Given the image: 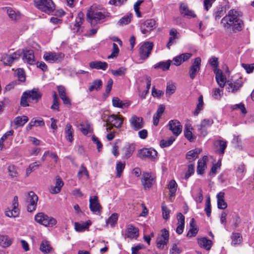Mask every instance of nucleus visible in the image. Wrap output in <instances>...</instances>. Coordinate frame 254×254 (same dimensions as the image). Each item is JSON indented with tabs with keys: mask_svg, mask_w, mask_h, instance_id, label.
Wrapping results in <instances>:
<instances>
[{
	"mask_svg": "<svg viewBox=\"0 0 254 254\" xmlns=\"http://www.w3.org/2000/svg\"><path fill=\"white\" fill-rule=\"evenodd\" d=\"M243 14L241 11L232 9L221 20L220 24L224 30L237 33L241 31L244 28V22L242 19Z\"/></svg>",
	"mask_w": 254,
	"mask_h": 254,
	"instance_id": "nucleus-1",
	"label": "nucleus"
},
{
	"mask_svg": "<svg viewBox=\"0 0 254 254\" xmlns=\"http://www.w3.org/2000/svg\"><path fill=\"white\" fill-rule=\"evenodd\" d=\"M41 97L42 93L38 89L34 88L31 90L26 91L21 96L20 105L23 107L29 106L27 101L28 99H30L33 101H35V102H37Z\"/></svg>",
	"mask_w": 254,
	"mask_h": 254,
	"instance_id": "nucleus-2",
	"label": "nucleus"
},
{
	"mask_svg": "<svg viewBox=\"0 0 254 254\" xmlns=\"http://www.w3.org/2000/svg\"><path fill=\"white\" fill-rule=\"evenodd\" d=\"M35 7L40 11L50 14L55 9V4L52 0H34Z\"/></svg>",
	"mask_w": 254,
	"mask_h": 254,
	"instance_id": "nucleus-3",
	"label": "nucleus"
},
{
	"mask_svg": "<svg viewBox=\"0 0 254 254\" xmlns=\"http://www.w3.org/2000/svg\"><path fill=\"white\" fill-rule=\"evenodd\" d=\"M105 18V15L101 11L91 7L87 13V20L91 25H95Z\"/></svg>",
	"mask_w": 254,
	"mask_h": 254,
	"instance_id": "nucleus-4",
	"label": "nucleus"
},
{
	"mask_svg": "<svg viewBox=\"0 0 254 254\" xmlns=\"http://www.w3.org/2000/svg\"><path fill=\"white\" fill-rule=\"evenodd\" d=\"M35 221L46 227H53L56 225L57 221L56 219L52 217L48 216L47 214L40 212L35 216Z\"/></svg>",
	"mask_w": 254,
	"mask_h": 254,
	"instance_id": "nucleus-5",
	"label": "nucleus"
},
{
	"mask_svg": "<svg viewBox=\"0 0 254 254\" xmlns=\"http://www.w3.org/2000/svg\"><path fill=\"white\" fill-rule=\"evenodd\" d=\"M153 46L154 44L151 42H145L141 45L139 54L141 60H146L149 57Z\"/></svg>",
	"mask_w": 254,
	"mask_h": 254,
	"instance_id": "nucleus-6",
	"label": "nucleus"
},
{
	"mask_svg": "<svg viewBox=\"0 0 254 254\" xmlns=\"http://www.w3.org/2000/svg\"><path fill=\"white\" fill-rule=\"evenodd\" d=\"M64 56V54L62 53L47 52L44 53L43 58L50 63H59L63 60Z\"/></svg>",
	"mask_w": 254,
	"mask_h": 254,
	"instance_id": "nucleus-7",
	"label": "nucleus"
},
{
	"mask_svg": "<svg viewBox=\"0 0 254 254\" xmlns=\"http://www.w3.org/2000/svg\"><path fill=\"white\" fill-rule=\"evenodd\" d=\"M157 155V151L153 148H142L138 151V156L141 159H154Z\"/></svg>",
	"mask_w": 254,
	"mask_h": 254,
	"instance_id": "nucleus-8",
	"label": "nucleus"
},
{
	"mask_svg": "<svg viewBox=\"0 0 254 254\" xmlns=\"http://www.w3.org/2000/svg\"><path fill=\"white\" fill-rule=\"evenodd\" d=\"M201 63V60L199 57L196 58L192 62L189 70V75L191 79H194L197 73L199 72Z\"/></svg>",
	"mask_w": 254,
	"mask_h": 254,
	"instance_id": "nucleus-9",
	"label": "nucleus"
},
{
	"mask_svg": "<svg viewBox=\"0 0 254 254\" xmlns=\"http://www.w3.org/2000/svg\"><path fill=\"white\" fill-rule=\"evenodd\" d=\"M169 129L176 136H179L182 131V126L180 122L177 120H173L169 122L168 124Z\"/></svg>",
	"mask_w": 254,
	"mask_h": 254,
	"instance_id": "nucleus-10",
	"label": "nucleus"
},
{
	"mask_svg": "<svg viewBox=\"0 0 254 254\" xmlns=\"http://www.w3.org/2000/svg\"><path fill=\"white\" fill-rule=\"evenodd\" d=\"M169 232L166 229L161 231V234L156 240L157 248L159 249H163L167 245L169 240Z\"/></svg>",
	"mask_w": 254,
	"mask_h": 254,
	"instance_id": "nucleus-11",
	"label": "nucleus"
},
{
	"mask_svg": "<svg viewBox=\"0 0 254 254\" xmlns=\"http://www.w3.org/2000/svg\"><path fill=\"white\" fill-rule=\"evenodd\" d=\"M28 194V196L27 201L29 204L27 206V210L31 212L36 210L38 197L33 191L29 192Z\"/></svg>",
	"mask_w": 254,
	"mask_h": 254,
	"instance_id": "nucleus-12",
	"label": "nucleus"
},
{
	"mask_svg": "<svg viewBox=\"0 0 254 254\" xmlns=\"http://www.w3.org/2000/svg\"><path fill=\"white\" fill-rule=\"evenodd\" d=\"M18 197L17 196L14 197L12 201V208L11 209L7 208L5 211V214L8 217H16L18 216L19 210L18 208Z\"/></svg>",
	"mask_w": 254,
	"mask_h": 254,
	"instance_id": "nucleus-13",
	"label": "nucleus"
},
{
	"mask_svg": "<svg viewBox=\"0 0 254 254\" xmlns=\"http://www.w3.org/2000/svg\"><path fill=\"white\" fill-rule=\"evenodd\" d=\"M123 120L124 118L121 115L113 114L108 117L107 122L116 128H120L123 123Z\"/></svg>",
	"mask_w": 254,
	"mask_h": 254,
	"instance_id": "nucleus-14",
	"label": "nucleus"
},
{
	"mask_svg": "<svg viewBox=\"0 0 254 254\" xmlns=\"http://www.w3.org/2000/svg\"><path fill=\"white\" fill-rule=\"evenodd\" d=\"M156 21L152 19H147L142 23L140 26L142 34H146L152 31L155 27Z\"/></svg>",
	"mask_w": 254,
	"mask_h": 254,
	"instance_id": "nucleus-15",
	"label": "nucleus"
},
{
	"mask_svg": "<svg viewBox=\"0 0 254 254\" xmlns=\"http://www.w3.org/2000/svg\"><path fill=\"white\" fill-rule=\"evenodd\" d=\"M139 236V229L132 224H128L126 227L125 238L137 239Z\"/></svg>",
	"mask_w": 254,
	"mask_h": 254,
	"instance_id": "nucleus-16",
	"label": "nucleus"
},
{
	"mask_svg": "<svg viewBox=\"0 0 254 254\" xmlns=\"http://www.w3.org/2000/svg\"><path fill=\"white\" fill-rule=\"evenodd\" d=\"M129 122L132 128L135 130H138L143 127L144 123L142 118L138 117L135 115L131 117Z\"/></svg>",
	"mask_w": 254,
	"mask_h": 254,
	"instance_id": "nucleus-17",
	"label": "nucleus"
},
{
	"mask_svg": "<svg viewBox=\"0 0 254 254\" xmlns=\"http://www.w3.org/2000/svg\"><path fill=\"white\" fill-rule=\"evenodd\" d=\"M154 182V178L150 173L144 172L142 174L141 183L145 189H149Z\"/></svg>",
	"mask_w": 254,
	"mask_h": 254,
	"instance_id": "nucleus-18",
	"label": "nucleus"
},
{
	"mask_svg": "<svg viewBox=\"0 0 254 254\" xmlns=\"http://www.w3.org/2000/svg\"><path fill=\"white\" fill-rule=\"evenodd\" d=\"M89 208L91 211L94 213L100 212L101 211L102 207L99 202L98 197L97 196H94L90 197Z\"/></svg>",
	"mask_w": 254,
	"mask_h": 254,
	"instance_id": "nucleus-19",
	"label": "nucleus"
},
{
	"mask_svg": "<svg viewBox=\"0 0 254 254\" xmlns=\"http://www.w3.org/2000/svg\"><path fill=\"white\" fill-rule=\"evenodd\" d=\"M22 60L29 64H34L35 63L34 52L31 50H23Z\"/></svg>",
	"mask_w": 254,
	"mask_h": 254,
	"instance_id": "nucleus-20",
	"label": "nucleus"
},
{
	"mask_svg": "<svg viewBox=\"0 0 254 254\" xmlns=\"http://www.w3.org/2000/svg\"><path fill=\"white\" fill-rule=\"evenodd\" d=\"M5 9L9 18L13 21H17L20 20L22 17V14L16 9H14L10 7H6Z\"/></svg>",
	"mask_w": 254,
	"mask_h": 254,
	"instance_id": "nucleus-21",
	"label": "nucleus"
},
{
	"mask_svg": "<svg viewBox=\"0 0 254 254\" xmlns=\"http://www.w3.org/2000/svg\"><path fill=\"white\" fill-rule=\"evenodd\" d=\"M180 12L181 14L189 18H194L196 16L194 11L190 9L188 5L184 3H182L180 4Z\"/></svg>",
	"mask_w": 254,
	"mask_h": 254,
	"instance_id": "nucleus-22",
	"label": "nucleus"
},
{
	"mask_svg": "<svg viewBox=\"0 0 254 254\" xmlns=\"http://www.w3.org/2000/svg\"><path fill=\"white\" fill-rule=\"evenodd\" d=\"M213 123V121L212 119H204L200 125L197 126L201 136H205L207 134V131L204 128L211 126Z\"/></svg>",
	"mask_w": 254,
	"mask_h": 254,
	"instance_id": "nucleus-23",
	"label": "nucleus"
},
{
	"mask_svg": "<svg viewBox=\"0 0 254 254\" xmlns=\"http://www.w3.org/2000/svg\"><path fill=\"white\" fill-rule=\"evenodd\" d=\"M243 85L242 79L239 78L234 82L228 83L227 89L229 92L235 93Z\"/></svg>",
	"mask_w": 254,
	"mask_h": 254,
	"instance_id": "nucleus-24",
	"label": "nucleus"
},
{
	"mask_svg": "<svg viewBox=\"0 0 254 254\" xmlns=\"http://www.w3.org/2000/svg\"><path fill=\"white\" fill-rule=\"evenodd\" d=\"M197 243L199 246L206 251H209L212 246V242L206 237L197 238Z\"/></svg>",
	"mask_w": 254,
	"mask_h": 254,
	"instance_id": "nucleus-25",
	"label": "nucleus"
},
{
	"mask_svg": "<svg viewBox=\"0 0 254 254\" xmlns=\"http://www.w3.org/2000/svg\"><path fill=\"white\" fill-rule=\"evenodd\" d=\"M192 56V54L190 53H185L182 54L176 57H175L173 61L175 65L178 66L181 64L190 59Z\"/></svg>",
	"mask_w": 254,
	"mask_h": 254,
	"instance_id": "nucleus-26",
	"label": "nucleus"
},
{
	"mask_svg": "<svg viewBox=\"0 0 254 254\" xmlns=\"http://www.w3.org/2000/svg\"><path fill=\"white\" fill-rule=\"evenodd\" d=\"M135 150V145L133 144L126 145L122 149L123 157L126 159L129 158Z\"/></svg>",
	"mask_w": 254,
	"mask_h": 254,
	"instance_id": "nucleus-27",
	"label": "nucleus"
},
{
	"mask_svg": "<svg viewBox=\"0 0 254 254\" xmlns=\"http://www.w3.org/2000/svg\"><path fill=\"white\" fill-rule=\"evenodd\" d=\"M207 156H204L201 159H199L197 162L196 172L198 174L202 175L206 168Z\"/></svg>",
	"mask_w": 254,
	"mask_h": 254,
	"instance_id": "nucleus-28",
	"label": "nucleus"
},
{
	"mask_svg": "<svg viewBox=\"0 0 254 254\" xmlns=\"http://www.w3.org/2000/svg\"><path fill=\"white\" fill-rule=\"evenodd\" d=\"M89 66L91 68L105 70L108 67V64L106 62L96 61L90 62L89 63Z\"/></svg>",
	"mask_w": 254,
	"mask_h": 254,
	"instance_id": "nucleus-29",
	"label": "nucleus"
},
{
	"mask_svg": "<svg viewBox=\"0 0 254 254\" xmlns=\"http://www.w3.org/2000/svg\"><path fill=\"white\" fill-rule=\"evenodd\" d=\"M214 72L216 73L215 78L218 84L220 87L223 88L226 83L225 77L223 75L221 70H218L217 72L215 70Z\"/></svg>",
	"mask_w": 254,
	"mask_h": 254,
	"instance_id": "nucleus-30",
	"label": "nucleus"
},
{
	"mask_svg": "<svg viewBox=\"0 0 254 254\" xmlns=\"http://www.w3.org/2000/svg\"><path fill=\"white\" fill-rule=\"evenodd\" d=\"M73 129L70 124H67L64 128L65 138L70 142L73 140Z\"/></svg>",
	"mask_w": 254,
	"mask_h": 254,
	"instance_id": "nucleus-31",
	"label": "nucleus"
},
{
	"mask_svg": "<svg viewBox=\"0 0 254 254\" xmlns=\"http://www.w3.org/2000/svg\"><path fill=\"white\" fill-rule=\"evenodd\" d=\"M224 193L219 192L217 195L218 207L221 209H224L227 207V203L224 199Z\"/></svg>",
	"mask_w": 254,
	"mask_h": 254,
	"instance_id": "nucleus-32",
	"label": "nucleus"
},
{
	"mask_svg": "<svg viewBox=\"0 0 254 254\" xmlns=\"http://www.w3.org/2000/svg\"><path fill=\"white\" fill-rule=\"evenodd\" d=\"M91 224V222L90 220L82 223L75 222L74 223L75 229L77 232H83L88 229Z\"/></svg>",
	"mask_w": 254,
	"mask_h": 254,
	"instance_id": "nucleus-33",
	"label": "nucleus"
},
{
	"mask_svg": "<svg viewBox=\"0 0 254 254\" xmlns=\"http://www.w3.org/2000/svg\"><path fill=\"white\" fill-rule=\"evenodd\" d=\"M201 150L200 149L190 150L187 153L186 158L190 162H191L197 158Z\"/></svg>",
	"mask_w": 254,
	"mask_h": 254,
	"instance_id": "nucleus-34",
	"label": "nucleus"
},
{
	"mask_svg": "<svg viewBox=\"0 0 254 254\" xmlns=\"http://www.w3.org/2000/svg\"><path fill=\"white\" fill-rule=\"evenodd\" d=\"M12 243V239L7 235H0V246L2 247H8Z\"/></svg>",
	"mask_w": 254,
	"mask_h": 254,
	"instance_id": "nucleus-35",
	"label": "nucleus"
},
{
	"mask_svg": "<svg viewBox=\"0 0 254 254\" xmlns=\"http://www.w3.org/2000/svg\"><path fill=\"white\" fill-rule=\"evenodd\" d=\"M63 185L64 183L63 181L60 177H58L56 179V186L51 188V192L53 194L59 193L61 191Z\"/></svg>",
	"mask_w": 254,
	"mask_h": 254,
	"instance_id": "nucleus-36",
	"label": "nucleus"
},
{
	"mask_svg": "<svg viewBox=\"0 0 254 254\" xmlns=\"http://www.w3.org/2000/svg\"><path fill=\"white\" fill-rule=\"evenodd\" d=\"M215 145L217 149L218 153L223 154L227 147V141L221 140H217L215 141Z\"/></svg>",
	"mask_w": 254,
	"mask_h": 254,
	"instance_id": "nucleus-37",
	"label": "nucleus"
},
{
	"mask_svg": "<svg viewBox=\"0 0 254 254\" xmlns=\"http://www.w3.org/2000/svg\"><path fill=\"white\" fill-rule=\"evenodd\" d=\"M171 61L168 60L166 62H160L153 65L155 69L161 68L163 70H166L169 69Z\"/></svg>",
	"mask_w": 254,
	"mask_h": 254,
	"instance_id": "nucleus-38",
	"label": "nucleus"
},
{
	"mask_svg": "<svg viewBox=\"0 0 254 254\" xmlns=\"http://www.w3.org/2000/svg\"><path fill=\"white\" fill-rule=\"evenodd\" d=\"M242 236L239 233H233L231 236L232 245L236 246L240 245L242 242Z\"/></svg>",
	"mask_w": 254,
	"mask_h": 254,
	"instance_id": "nucleus-39",
	"label": "nucleus"
},
{
	"mask_svg": "<svg viewBox=\"0 0 254 254\" xmlns=\"http://www.w3.org/2000/svg\"><path fill=\"white\" fill-rule=\"evenodd\" d=\"M176 90V86L174 83L169 82L167 83L166 95L167 97H170Z\"/></svg>",
	"mask_w": 254,
	"mask_h": 254,
	"instance_id": "nucleus-40",
	"label": "nucleus"
},
{
	"mask_svg": "<svg viewBox=\"0 0 254 254\" xmlns=\"http://www.w3.org/2000/svg\"><path fill=\"white\" fill-rule=\"evenodd\" d=\"M112 103L114 107L124 108L129 106L127 103H124L118 97H114L112 99Z\"/></svg>",
	"mask_w": 254,
	"mask_h": 254,
	"instance_id": "nucleus-41",
	"label": "nucleus"
},
{
	"mask_svg": "<svg viewBox=\"0 0 254 254\" xmlns=\"http://www.w3.org/2000/svg\"><path fill=\"white\" fill-rule=\"evenodd\" d=\"M0 61L2 62L3 64L7 66H11L13 63L11 55L7 54H4L2 55Z\"/></svg>",
	"mask_w": 254,
	"mask_h": 254,
	"instance_id": "nucleus-42",
	"label": "nucleus"
},
{
	"mask_svg": "<svg viewBox=\"0 0 254 254\" xmlns=\"http://www.w3.org/2000/svg\"><path fill=\"white\" fill-rule=\"evenodd\" d=\"M192 128L190 126H186L185 130H184V135L185 137L190 141H193L195 139V136L192 135L191 132Z\"/></svg>",
	"mask_w": 254,
	"mask_h": 254,
	"instance_id": "nucleus-43",
	"label": "nucleus"
},
{
	"mask_svg": "<svg viewBox=\"0 0 254 254\" xmlns=\"http://www.w3.org/2000/svg\"><path fill=\"white\" fill-rule=\"evenodd\" d=\"M102 86V81L101 79L94 80L90 86L89 91L92 92L94 90H98Z\"/></svg>",
	"mask_w": 254,
	"mask_h": 254,
	"instance_id": "nucleus-44",
	"label": "nucleus"
},
{
	"mask_svg": "<svg viewBox=\"0 0 254 254\" xmlns=\"http://www.w3.org/2000/svg\"><path fill=\"white\" fill-rule=\"evenodd\" d=\"M28 121V118L27 116L17 117L14 120V123L18 127L24 126Z\"/></svg>",
	"mask_w": 254,
	"mask_h": 254,
	"instance_id": "nucleus-45",
	"label": "nucleus"
},
{
	"mask_svg": "<svg viewBox=\"0 0 254 254\" xmlns=\"http://www.w3.org/2000/svg\"><path fill=\"white\" fill-rule=\"evenodd\" d=\"M177 184L175 180H171L169 185L168 189L170 192V196H174L175 195L176 192L177 190Z\"/></svg>",
	"mask_w": 254,
	"mask_h": 254,
	"instance_id": "nucleus-46",
	"label": "nucleus"
},
{
	"mask_svg": "<svg viewBox=\"0 0 254 254\" xmlns=\"http://www.w3.org/2000/svg\"><path fill=\"white\" fill-rule=\"evenodd\" d=\"M132 17V14L131 13L125 15L120 19L118 23L120 26L127 25L130 22Z\"/></svg>",
	"mask_w": 254,
	"mask_h": 254,
	"instance_id": "nucleus-47",
	"label": "nucleus"
},
{
	"mask_svg": "<svg viewBox=\"0 0 254 254\" xmlns=\"http://www.w3.org/2000/svg\"><path fill=\"white\" fill-rule=\"evenodd\" d=\"M230 108L233 110H240L241 113L243 114H246L247 113V110L245 107V105L242 103L231 105Z\"/></svg>",
	"mask_w": 254,
	"mask_h": 254,
	"instance_id": "nucleus-48",
	"label": "nucleus"
},
{
	"mask_svg": "<svg viewBox=\"0 0 254 254\" xmlns=\"http://www.w3.org/2000/svg\"><path fill=\"white\" fill-rule=\"evenodd\" d=\"M14 131L13 130H10L5 132L2 136L0 138V150H2L4 147L3 142L8 136L12 135Z\"/></svg>",
	"mask_w": 254,
	"mask_h": 254,
	"instance_id": "nucleus-49",
	"label": "nucleus"
},
{
	"mask_svg": "<svg viewBox=\"0 0 254 254\" xmlns=\"http://www.w3.org/2000/svg\"><path fill=\"white\" fill-rule=\"evenodd\" d=\"M175 140L173 136L170 137L168 139H162L160 142V145L161 147H166L171 145Z\"/></svg>",
	"mask_w": 254,
	"mask_h": 254,
	"instance_id": "nucleus-50",
	"label": "nucleus"
},
{
	"mask_svg": "<svg viewBox=\"0 0 254 254\" xmlns=\"http://www.w3.org/2000/svg\"><path fill=\"white\" fill-rule=\"evenodd\" d=\"M40 250L43 253L47 254L50 253L52 250V248L50 247L48 242L43 241L41 244Z\"/></svg>",
	"mask_w": 254,
	"mask_h": 254,
	"instance_id": "nucleus-51",
	"label": "nucleus"
},
{
	"mask_svg": "<svg viewBox=\"0 0 254 254\" xmlns=\"http://www.w3.org/2000/svg\"><path fill=\"white\" fill-rule=\"evenodd\" d=\"M118 216L117 213H113L108 218L106 221V223L108 225H110L111 227H114L115 224L117 223L118 220Z\"/></svg>",
	"mask_w": 254,
	"mask_h": 254,
	"instance_id": "nucleus-52",
	"label": "nucleus"
},
{
	"mask_svg": "<svg viewBox=\"0 0 254 254\" xmlns=\"http://www.w3.org/2000/svg\"><path fill=\"white\" fill-rule=\"evenodd\" d=\"M84 175H85L87 178L89 177V174L86 168L84 165H81L78 172L77 177L79 179H80Z\"/></svg>",
	"mask_w": 254,
	"mask_h": 254,
	"instance_id": "nucleus-53",
	"label": "nucleus"
},
{
	"mask_svg": "<svg viewBox=\"0 0 254 254\" xmlns=\"http://www.w3.org/2000/svg\"><path fill=\"white\" fill-rule=\"evenodd\" d=\"M111 71L114 76H122L126 73L127 68L124 67H121L117 70L112 69Z\"/></svg>",
	"mask_w": 254,
	"mask_h": 254,
	"instance_id": "nucleus-54",
	"label": "nucleus"
},
{
	"mask_svg": "<svg viewBox=\"0 0 254 254\" xmlns=\"http://www.w3.org/2000/svg\"><path fill=\"white\" fill-rule=\"evenodd\" d=\"M125 164L121 162H118L116 165L117 177L120 178L125 169Z\"/></svg>",
	"mask_w": 254,
	"mask_h": 254,
	"instance_id": "nucleus-55",
	"label": "nucleus"
},
{
	"mask_svg": "<svg viewBox=\"0 0 254 254\" xmlns=\"http://www.w3.org/2000/svg\"><path fill=\"white\" fill-rule=\"evenodd\" d=\"M162 215L164 219L167 220L170 217V210L167 208L164 203L162 204Z\"/></svg>",
	"mask_w": 254,
	"mask_h": 254,
	"instance_id": "nucleus-56",
	"label": "nucleus"
},
{
	"mask_svg": "<svg viewBox=\"0 0 254 254\" xmlns=\"http://www.w3.org/2000/svg\"><path fill=\"white\" fill-rule=\"evenodd\" d=\"M198 103L197 104L196 108L195 111L194 113L195 115H197L198 114V113H199V112L201 110H202L203 104L202 96H200L198 97Z\"/></svg>",
	"mask_w": 254,
	"mask_h": 254,
	"instance_id": "nucleus-57",
	"label": "nucleus"
},
{
	"mask_svg": "<svg viewBox=\"0 0 254 254\" xmlns=\"http://www.w3.org/2000/svg\"><path fill=\"white\" fill-rule=\"evenodd\" d=\"M119 53V49L117 45L115 43L113 44V50L110 55L108 56V59H112L118 56Z\"/></svg>",
	"mask_w": 254,
	"mask_h": 254,
	"instance_id": "nucleus-58",
	"label": "nucleus"
},
{
	"mask_svg": "<svg viewBox=\"0 0 254 254\" xmlns=\"http://www.w3.org/2000/svg\"><path fill=\"white\" fill-rule=\"evenodd\" d=\"M194 164H190L188 166V170L186 173L185 178L188 180L190 176L194 173Z\"/></svg>",
	"mask_w": 254,
	"mask_h": 254,
	"instance_id": "nucleus-59",
	"label": "nucleus"
},
{
	"mask_svg": "<svg viewBox=\"0 0 254 254\" xmlns=\"http://www.w3.org/2000/svg\"><path fill=\"white\" fill-rule=\"evenodd\" d=\"M224 11L222 8H219L213 12V16L215 20H218L224 14Z\"/></svg>",
	"mask_w": 254,
	"mask_h": 254,
	"instance_id": "nucleus-60",
	"label": "nucleus"
},
{
	"mask_svg": "<svg viewBox=\"0 0 254 254\" xmlns=\"http://www.w3.org/2000/svg\"><path fill=\"white\" fill-rule=\"evenodd\" d=\"M223 94V90L219 88H215L212 92L213 97L217 100L220 99Z\"/></svg>",
	"mask_w": 254,
	"mask_h": 254,
	"instance_id": "nucleus-61",
	"label": "nucleus"
},
{
	"mask_svg": "<svg viewBox=\"0 0 254 254\" xmlns=\"http://www.w3.org/2000/svg\"><path fill=\"white\" fill-rule=\"evenodd\" d=\"M16 74L19 81L24 82L25 80V75L22 69L18 68L16 70Z\"/></svg>",
	"mask_w": 254,
	"mask_h": 254,
	"instance_id": "nucleus-62",
	"label": "nucleus"
},
{
	"mask_svg": "<svg viewBox=\"0 0 254 254\" xmlns=\"http://www.w3.org/2000/svg\"><path fill=\"white\" fill-rule=\"evenodd\" d=\"M58 91L59 93V95L61 98V99H63L64 97L66 96V92H65V88L64 86L62 85L58 86Z\"/></svg>",
	"mask_w": 254,
	"mask_h": 254,
	"instance_id": "nucleus-63",
	"label": "nucleus"
},
{
	"mask_svg": "<svg viewBox=\"0 0 254 254\" xmlns=\"http://www.w3.org/2000/svg\"><path fill=\"white\" fill-rule=\"evenodd\" d=\"M242 66L246 69L247 73L252 72L254 69V64H242Z\"/></svg>",
	"mask_w": 254,
	"mask_h": 254,
	"instance_id": "nucleus-64",
	"label": "nucleus"
}]
</instances>
